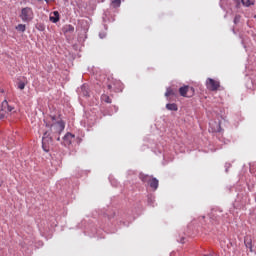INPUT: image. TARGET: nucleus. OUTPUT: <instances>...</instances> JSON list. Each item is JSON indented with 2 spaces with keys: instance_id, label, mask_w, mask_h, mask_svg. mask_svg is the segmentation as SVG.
Returning a JSON list of instances; mask_svg holds the SVG:
<instances>
[{
  "instance_id": "obj_1",
  "label": "nucleus",
  "mask_w": 256,
  "mask_h": 256,
  "mask_svg": "<svg viewBox=\"0 0 256 256\" xmlns=\"http://www.w3.org/2000/svg\"><path fill=\"white\" fill-rule=\"evenodd\" d=\"M50 132L46 131L43 134L42 137V149L45 151V153H49V150L51 149V143H53V139H56V141H61V138L59 135L65 131V122L58 121L50 126Z\"/></svg>"
},
{
  "instance_id": "obj_22",
  "label": "nucleus",
  "mask_w": 256,
  "mask_h": 256,
  "mask_svg": "<svg viewBox=\"0 0 256 256\" xmlns=\"http://www.w3.org/2000/svg\"><path fill=\"white\" fill-rule=\"evenodd\" d=\"M214 131H216L217 133L221 131V123L217 124L216 128H214Z\"/></svg>"
},
{
  "instance_id": "obj_21",
  "label": "nucleus",
  "mask_w": 256,
  "mask_h": 256,
  "mask_svg": "<svg viewBox=\"0 0 256 256\" xmlns=\"http://www.w3.org/2000/svg\"><path fill=\"white\" fill-rule=\"evenodd\" d=\"M239 21H241V16L236 15L235 18H234L235 25H237V23H239Z\"/></svg>"
},
{
  "instance_id": "obj_7",
  "label": "nucleus",
  "mask_w": 256,
  "mask_h": 256,
  "mask_svg": "<svg viewBox=\"0 0 256 256\" xmlns=\"http://www.w3.org/2000/svg\"><path fill=\"white\" fill-rule=\"evenodd\" d=\"M74 139H75V135L71 133H66L65 136L63 137L62 143L65 147H69V145H71Z\"/></svg>"
},
{
  "instance_id": "obj_13",
  "label": "nucleus",
  "mask_w": 256,
  "mask_h": 256,
  "mask_svg": "<svg viewBox=\"0 0 256 256\" xmlns=\"http://www.w3.org/2000/svg\"><path fill=\"white\" fill-rule=\"evenodd\" d=\"M166 109H168V111H178L179 108L177 107V104L172 103V104H166Z\"/></svg>"
},
{
  "instance_id": "obj_5",
  "label": "nucleus",
  "mask_w": 256,
  "mask_h": 256,
  "mask_svg": "<svg viewBox=\"0 0 256 256\" xmlns=\"http://www.w3.org/2000/svg\"><path fill=\"white\" fill-rule=\"evenodd\" d=\"M219 81L214 80L213 78H208L206 80V87L209 89V91H217L220 87Z\"/></svg>"
},
{
  "instance_id": "obj_9",
  "label": "nucleus",
  "mask_w": 256,
  "mask_h": 256,
  "mask_svg": "<svg viewBox=\"0 0 256 256\" xmlns=\"http://www.w3.org/2000/svg\"><path fill=\"white\" fill-rule=\"evenodd\" d=\"M244 245L247 249H250V251L253 252V240H251V237L244 238Z\"/></svg>"
},
{
  "instance_id": "obj_15",
  "label": "nucleus",
  "mask_w": 256,
  "mask_h": 256,
  "mask_svg": "<svg viewBox=\"0 0 256 256\" xmlns=\"http://www.w3.org/2000/svg\"><path fill=\"white\" fill-rule=\"evenodd\" d=\"M241 1L244 7H251V5H255V0H241Z\"/></svg>"
},
{
  "instance_id": "obj_14",
  "label": "nucleus",
  "mask_w": 256,
  "mask_h": 256,
  "mask_svg": "<svg viewBox=\"0 0 256 256\" xmlns=\"http://www.w3.org/2000/svg\"><path fill=\"white\" fill-rule=\"evenodd\" d=\"M73 31H75V27H73V25L68 24L64 26V33H73Z\"/></svg>"
},
{
  "instance_id": "obj_2",
  "label": "nucleus",
  "mask_w": 256,
  "mask_h": 256,
  "mask_svg": "<svg viewBox=\"0 0 256 256\" xmlns=\"http://www.w3.org/2000/svg\"><path fill=\"white\" fill-rule=\"evenodd\" d=\"M19 17L21 21H23V23H31V21H33V19L35 18V13H33V8L31 7L22 8Z\"/></svg>"
},
{
  "instance_id": "obj_10",
  "label": "nucleus",
  "mask_w": 256,
  "mask_h": 256,
  "mask_svg": "<svg viewBox=\"0 0 256 256\" xmlns=\"http://www.w3.org/2000/svg\"><path fill=\"white\" fill-rule=\"evenodd\" d=\"M80 93L83 97H89V87L87 84H83L80 88Z\"/></svg>"
},
{
  "instance_id": "obj_23",
  "label": "nucleus",
  "mask_w": 256,
  "mask_h": 256,
  "mask_svg": "<svg viewBox=\"0 0 256 256\" xmlns=\"http://www.w3.org/2000/svg\"><path fill=\"white\" fill-rule=\"evenodd\" d=\"M225 167H226V173H227L229 171V167H231V163H226Z\"/></svg>"
},
{
  "instance_id": "obj_4",
  "label": "nucleus",
  "mask_w": 256,
  "mask_h": 256,
  "mask_svg": "<svg viewBox=\"0 0 256 256\" xmlns=\"http://www.w3.org/2000/svg\"><path fill=\"white\" fill-rule=\"evenodd\" d=\"M13 107L9 105V102L7 100H4L1 105L0 110V121H5L7 117L11 114V111H13Z\"/></svg>"
},
{
  "instance_id": "obj_26",
  "label": "nucleus",
  "mask_w": 256,
  "mask_h": 256,
  "mask_svg": "<svg viewBox=\"0 0 256 256\" xmlns=\"http://www.w3.org/2000/svg\"><path fill=\"white\" fill-rule=\"evenodd\" d=\"M203 256H217L215 254H204Z\"/></svg>"
},
{
  "instance_id": "obj_18",
  "label": "nucleus",
  "mask_w": 256,
  "mask_h": 256,
  "mask_svg": "<svg viewBox=\"0 0 256 256\" xmlns=\"http://www.w3.org/2000/svg\"><path fill=\"white\" fill-rule=\"evenodd\" d=\"M171 95H175V93L173 92V89L167 88L165 97H171Z\"/></svg>"
},
{
  "instance_id": "obj_17",
  "label": "nucleus",
  "mask_w": 256,
  "mask_h": 256,
  "mask_svg": "<svg viewBox=\"0 0 256 256\" xmlns=\"http://www.w3.org/2000/svg\"><path fill=\"white\" fill-rule=\"evenodd\" d=\"M101 101H103L104 103H111V98L109 97V95L103 94L101 96Z\"/></svg>"
},
{
  "instance_id": "obj_6",
  "label": "nucleus",
  "mask_w": 256,
  "mask_h": 256,
  "mask_svg": "<svg viewBox=\"0 0 256 256\" xmlns=\"http://www.w3.org/2000/svg\"><path fill=\"white\" fill-rule=\"evenodd\" d=\"M189 92H191V95H193V93H195V88L187 85L179 88V94L181 97H189V95H187Z\"/></svg>"
},
{
  "instance_id": "obj_28",
  "label": "nucleus",
  "mask_w": 256,
  "mask_h": 256,
  "mask_svg": "<svg viewBox=\"0 0 256 256\" xmlns=\"http://www.w3.org/2000/svg\"><path fill=\"white\" fill-rule=\"evenodd\" d=\"M115 111H117V108H115Z\"/></svg>"
},
{
  "instance_id": "obj_8",
  "label": "nucleus",
  "mask_w": 256,
  "mask_h": 256,
  "mask_svg": "<svg viewBox=\"0 0 256 256\" xmlns=\"http://www.w3.org/2000/svg\"><path fill=\"white\" fill-rule=\"evenodd\" d=\"M108 89H113L114 91H119L121 89V82L118 80H113L112 83H108Z\"/></svg>"
},
{
  "instance_id": "obj_12",
  "label": "nucleus",
  "mask_w": 256,
  "mask_h": 256,
  "mask_svg": "<svg viewBox=\"0 0 256 256\" xmlns=\"http://www.w3.org/2000/svg\"><path fill=\"white\" fill-rule=\"evenodd\" d=\"M16 31H19L20 33H25V31H27V26L25 24H18L16 26Z\"/></svg>"
},
{
  "instance_id": "obj_20",
  "label": "nucleus",
  "mask_w": 256,
  "mask_h": 256,
  "mask_svg": "<svg viewBox=\"0 0 256 256\" xmlns=\"http://www.w3.org/2000/svg\"><path fill=\"white\" fill-rule=\"evenodd\" d=\"M25 82L23 81H20L18 82V89H20L21 91H23V89H25Z\"/></svg>"
},
{
  "instance_id": "obj_25",
  "label": "nucleus",
  "mask_w": 256,
  "mask_h": 256,
  "mask_svg": "<svg viewBox=\"0 0 256 256\" xmlns=\"http://www.w3.org/2000/svg\"><path fill=\"white\" fill-rule=\"evenodd\" d=\"M46 3H53L55 0H44Z\"/></svg>"
},
{
  "instance_id": "obj_19",
  "label": "nucleus",
  "mask_w": 256,
  "mask_h": 256,
  "mask_svg": "<svg viewBox=\"0 0 256 256\" xmlns=\"http://www.w3.org/2000/svg\"><path fill=\"white\" fill-rule=\"evenodd\" d=\"M148 203L149 205H153V203H155V196L153 195L148 196Z\"/></svg>"
},
{
  "instance_id": "obj_24",
  "label": "nucleus",
  "mask_w": 256,
  "mask_h": 256,
  "mask_svg": "<svg viewBox=\"0 0 256 256\" xmlns=\"http://www.w3.org/2000/svg\"><path fill=\"white\" fill-rule=\"evenodd\" d=\"M99 37H100V39H105V34L100 33Z\"/></svg>"
},
{
  "instance_id": "obj_3",
  "label": "nucleus",
  "mask_w": 256,
  "mask_h": 256,
  "mask_svg": "<svg viewBox=\"0 0 256 256\" xmlns=\"http://www.w3.org/2000/svg\"><path fill=\"white\" fill-rule=\"evenodd\" d=\"M139 177L143 183H148L149 187H151L153 191H157V189H159V180H157V178H151V176L145 174H140Z\"/></svg>"
},
{
  "instance_id": "obj_27",
  "label": "nucleus",
  "mask_w": 256,
  "mask_h": 256,
  "mask_svg": "<svg viewBox=\"0 0 256 256\" xmlns=\"http://www.w3.org/2000/svg\"><path fill=\"white\" fill-rule=\"evenodd\" d=\"M180 243H185V238H181Z\"/></svg>"
},
{
  "instance_id": "obj_16",
  "label": "nucleus",
  "mask_w": 256,
  "mask_h": 256,
  "mask_svg": "<svg viewBox=\"0 0 256 256\" xmlns=\"http://www.w3.org/2000/svg\"><path fill=\"white\" fill-rule=\"evenodd\" d=\"M111 5L114 9H117V7H121V0H112Z\"/></svg>"
},
{
  "instance_id": "obj_11",
  "label": "nucleus",
  "mask_w": 256,
  "mask_h": 256,
  "mask_svg": "<svg viewBox=\"0 0 256 256\" xmlns=\"http://www.w3.org/2000/svg\"><path fill=\"white\" fill-rule=\"evenodd\" d=\"M53 15L54 16H50V21L52 23H58V21H59V12L58 11H54Z\"/></svg>"
}]
</instances>
